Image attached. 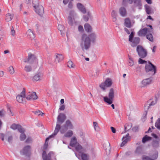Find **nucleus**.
I'll use <instances>...</instances> for the list:
<instances>
[{"label":"nucleus","instance_id":"obj_1","mask_svg":"<svg viewBox=\"0 0 160 160\" xmlns=\"http://www.w3.org/2000/svg\"><path fill=\"white\" fill-rule=\"evenodd\" d=\"M66 119L65 115L62 113H60L57 117L56 125L53 133L50 135L48 138H47L45 140L44 144V148L46 149L48 147V141L49 139L53 138L54 136L56 135L61 128V124H62Z\"/></svg>","mask_w":160,"mask_h":160},{"label":"nucleus","instance_id":"obj_2","mask_svg":"<svg viewBox=\"0 0 160 160\" xmlns=\"http://www.w3.org/2000/svg\"><path fill=\"white\" fill-rule=\"evenodd\" d=\"M91 40L89 37L86 34H83L81 36L80 45L82 51L88 50L90 48Z\"/></svg>","mask_w":160,"mask_h":160},{"label":"nucleus","instance_id":"obj_3","mask_svg":"<svg viewBox=\"0 0 160 160\" xmlns=\"http://www.w3.org/2000/svg\"><path fill=\"white\" fill-rule=\"evenodd\" d=\"M132 4L131 8L133 11L136 8L140 10L142 8V3L141 0H122V4L126 5L127 3Z\"/></svg>","mask_w":160,"mask_h":160},{"label":"nucleus","instance_id":"obj_4","mask_svg":"<svg viewBox=\"0 0 160 160\" xmlns=\"http://www.w3.org/2000/svg\"><path fill=\"white\" fill-rule=\"evenodd\" d=\"M78 18V16L75 11L73 10L71 11L68 19V24L71 26L77 25V22L76 21L75 19Z\"/></svg>","mask_w":160,"mask_h":160},{"label":"nucleus","instance_id":"obj_5","mask_svg":"<svg viewBox=\"0 0 160 160\" xmlns=\"http://www.w3.org/2000/svg\"><path fill=\"white\" fill-rule=\"evenodd\" d=\"M32 4L36 13L40 16H42L44 13V10L42 6L39 5L38 0H33Z\"/></svg>","mask_w":160,"mask_h":160},{"label":"nucleus","instance_id":"obj_6","mask_svg":"<svg viewBox=\"0 0 160 160\" xmlns=\"http://www.w3.org/2000/svg\"><path fill=\"white\" fill-rule=\"evenodd\" d=\"M114 98V90L113 88H111L109 91L108 97L105 96L103 98L104 102L109 104H111Z\"/></svg>","mask_w":160,"mask_h":160},{"label":"nucleus","instance_id":"obj_7","mask_svg":"<svg viewBox=\"0 0 160 160\" xmlns=\"http://www.w3.org/2000/svg\"><path fill=\"white\" fill-rule=\"evenodd\" d=\"M136 51L139 57L141 58H144L147 55V50L141 45H138L137 46Z\"/></svg>","mask_w":160,"mask_h":160},{"label":"nucleus","instance_id":"obj_8","mask_svg":"<svg viewBox=\"0 0 160 160\" xmlns=\"http://www.w3.org/2000/svg\"><path fill=\"white\" fill-rule=\"evenodd\" d=\"M73 126L70 121L69 120H67L66 121L65 124L60 128V130L61 133L63 134L68 129H72Z\"/></svg>","mask_w":160,"mask_h":160},{"label":"nucleus","instance_id":"obj_9","mask_svg":"<svg viewBox=\"0 0 160 160\" xmlns=\"http://www.w3.org/2000/svg\"><path fill=\"white\" fill-rule=\"evenodd\" d=\"M112 83V80L109 78L106 79L104 82L102 83L99 86L101 89L103 90L106 89L107 87H110Z\"/></svg>","mask_w":160,"mask_h":160},{"label":"nucleus","instance_id":"obj_10","mask_svg":"<svg viewBox=\"0 0 160 160\" xmlns=\"http://www.w3.org/2000/svg\"><path fill=\"white\" fill-rule=\"evenodd\" d=\"M148 64H146L145 67V71L147 72L150 71L154 72L153 75H154L156 72V68L155 66L150 62H148Z\"/></svg>","mask_w":160,"mask_h":160},{"label":"nucleus","instance_id":"obj_11","mask_svg":"<svg viewBox=\"0 0 160 160\" xmlns=\"http://www.w3.org/2000/svg\"><path fill=\"white\" fill-rule=\"evenodd\" d=\"M25 90L23 89L22 91L18 95L16 98L18 102L19 103H22L25 100Z\"/></svg>","mask_w":160,"mask_h":160},{"label":"nucleus","instance_id":"obj_12","mask_svg":"<svg viewBox=\"0 0 160 160\" xmlns=\"http://www.w3.org/2000/svg\"><path fill=\"white\" fill-rule=\"evenodd\" d=\"M29 63L30 64H34L36 66L38 64V61L35 56L32 54H29Z\"/></svg>","mask_w":160,"mask_h":160},{"label":"nucleus","instance_id":"obj_13","mask_svg":"<svg viewBox=\"0 0 160 160\" xmlns=\"http://www.w3.org/2000/svg\"><path fill=\"white\" fill-rule=\"evenodd\" d=\"M26 98L28 100H33L37 99L38 98V96L35 92H29L27 96L26 97Z\"/></svg>","mask_w":160,"mask_h":160},{"label":"nucleus","instance_id":"obj_14","mask_svg":"<svg viewBox=\"0 0 160 160\" xmlns=\"http://www.w3.org/2000/svg\"><path fill=\"white\" fill-rule=\"evenodd\" d=\"M148 28H144L143 29H140L138 32V36L140 37H144L147 35L148 32H149Z\"/></svg>","mask_w":160,"mask_h":160},{"label":"nucleus","instance_id":"obj_15","mask_svg":"<svg viewBox=\"0 0 160 160\" xmlns=\"http://www.w3.org/2000/svg\"><path fill=\"white\" fill-rule=\"evenodd\" d=\"M53 153L52 152H50L48 155L46 154V152L45 151H44L42 154V158L43 160H51V158L52 156L53 155Z\"/></svg>","mask_w":160,"mask_h":160},{"label":"nucleus","instance_id":"obj_16","mask_svg":"<svg viewBox=\"0 0 160 160\" xmlns=\"http://www.w3.org/2000/svg\"><path fill=\"white\" fill-rule=\"evenodd\" d=\"M31 147L30 146L28 145L25 147L21 151V153L23 155H29Z\"/></svg>","mask_w":160,"mask_h":160},{"label":"nucleus","instance_id":"obj_17","mask_svg":"<svg viewBox=\"0 0 160 160\" xmlns=\"http://www.w3.org/2000/svg\"><path fill=\"white\" fill-rule=\"evenodd\" d=\"M129 133H127L125 137H124L122 138V142L121 144V147H123L126 143L128 142L130 140V137L129 135Z\"/></svg>","mask_w":160,"mask_h":160},{"label":"nucleus","instance_id":"obj_18","mask_svg":"<svg viewBox=\"0 0 160 160\" xmlns=\"http://www.w3.org/2000/svg\"><path fill=\"white\" fill-rule=\"evenodd\" d=\"M10 128L14 130L17 129L19 132H22L23 131V128L19 124H13L11 126Z\"/></svg>","mask_w":160,"mask_h":160},{"label":"nucleus","instance_id":"obj_19","mask_svg":"<svg viewBox=\"0 0 160 160\" xmlns=\"http://www.w3.org/2000/svg\"><path fill=\"white\" fill-rule=\"evenodd\" d=\"M129 41L131 42V46L133 47H134L139 43L140 38L138 37H135L132 39L131 41Z\"/></svg>","mask_w":160,"mask_h":160},{"label":"nucleus","instance_id":"obj_20","mask_svg":"<svg viewBox=\"0 0 160 160\" xmlns=\"http://www.w3.org/2000/svg\"><path fill=\"white\" fill-rule=\"evenodd\" d=\"M152 80V78H149L143 80L142 82V87H144L151 83Z\"/></svg>","mask_w":160,"mask_h":160},{"label":"nucleus","instance_id":"obj_21","mask_svg":"<svg viewBox=\"0 0 160 160\" xmlns=\"http://www.w3.org/2000/svg\"><path fill=\"white\" fill-rule=\"evenodd\" d=\"M64 58V57L62 54L56 53L55 54V60L56 63L62 61Z\"/></svg>","mask_w":160,"mask_h":160},{"label":"nucleus","instance_id":"obj_22","mask_svg":"<svg viewBox=\"0 0 160 160\" xmlns=\"http://www.w3.org/2000/svg\"><path fill=\"white\" fill-rule=\"evenodd\" d=\"M26 35L28 38L31 40L34 39L35 37V36L32 31L30 29L27 31L26 32Z\"/></svg>","mask_w":160,"mask_h":160},{"label":"nucleus","instance_id":"obj_23","mask_svg":"<svg viewBox=\"0 0 160 160\" xmlns=\"http://www.w3.org/2000/svg\"><path fill=\"white\" fill-rule=\"evenodd\" d=\"M77 6L78 9L82 12L83 13H86V9L82 4L80 3H78L77 4Z\"/></svg>","mask_w":160,"mask_h":160},{"label":"nucleus","instance_id":"obj_24","mask_svg":"<svg viewBox=\"0 0 160 160\" xmlns=\"http://www.w3.org/2000/svg\"><path fill=\"white\" fill-rule=\"evenodd\" d=\"M156 100H155L154 101H151V100H149L147 104V105L144 106L145 109H148L151 106L154 105L156 103Z\"/></svg>","mask_w":160,"mask_h":160},{"label":"nucleus","instance_id":"obj_25","mask_svg":"<svg viewBox=\"0 0 160 160\" xmlns=\"http://www.w3.org/2000/svg\"><path fill=\"white\" fill-rule=\"evenodd\" d=\"M42 76V74L40 72H38L34 76L33 78V80L34 81H37L40 80Z\"/></svg>","mask_w":160,"mask_h":160},{"label":"nucleus","instance_id":"obj_26","mask_svg":"<svg viewBox=\"0 0 160 160\" xmlns=\"http://www.w3.org/2000/svg\"><path fill=\"white\" fill-rule=\"evenodd\" d=\"M145 11L147 14L149 15L153 13L151 7L147 4L144 5Z\"/></svg>","mask_w":160,"mask_h":160},{"label":"nucleus","instance_id":"obj_27","mask_svg":"<svg viewBox=\"0 0 160 160\" xmlns=\"http://www.w3.org/2000/svg\"><path fill=\"white\" fill-rule=\"evenodd\" d=\"M75 150L79 153V154L82 152V147L79 143L74 147Z\"/></svg>","mask_w":160,"mask_h":160},{"label":"nucleus","instance_id":"obj_28","mask_svg":"<svg viewBox=\"0 0 160 160\" xmlns=\"http://www.w3.org/2000/svg\"><path fill=\"white\" fill-rule=\"evenodd\" d=\"M13 17V14H12L10 13H8L5 16V20L7 22H9L12 19Z\"/></svg>","mask_w":160,"mask_h":160},{"label":"nucleus","instance_id":"obj_29","mask_svg":"<svg viewBox=\"0 0 160 160\" xmlns=\"http://www.w3.org/2000/svg\"><path fill=\"white\" fill-rule=\"evenodd\" d=\"M78 143L77 142L76 138L75 137H73L71 139L70 145L71 146L74 147Z\"/></svg>","mask_w":160,"mask_h":160},{"label":"nucleus","instance_id":"obj_30","mask_svg":"<svg viewBox=\"0 0 160 160\" xmlns=\"http://www.w3.org/2000/svg\"><path fill=\"white\" fill-rule=\"evenodd\" d=\"M84 28L86 31L88 32H91L92 31L91 26L88 23H86L84 24Z\"/></svg>","mask_w":160,"mask_h":160},{"label":"nucleus","instance_id":"obj_31","mask_svg":"<svg viewBox=\"0 0 160 160\" xmlns=\"http://www.w3.org/2000/svg\"><path fill=\"white\" fill-rule=\"evenodd\" d=\"M79 155L81 156L82 160H88L89 158V155L83 152L79 154Z\"/></svg>","mask_w":160,"mask_h":160},{"label":"nucleus","instance_id":"obj_32","mask_svg":"<svg viewBox=\"0 0 160 160\" xmlns=\"http://www.w3.org/2000/svg\"><path fill=\"white\" fill-rule=\"evenodd\" d=\"M88 36L90 38L92 42H95L97 38V36L94 32L91 33Z\"/></svg>","mask_w":160,"mask_h":160},{"label":"nucleus","instance_id":"obj_33","mask_svg":"<svg viewBox=\"0 0 160 160\" xmlns=\"http://www.w3.org/2000/svg\"><path fill=\"white\" fill-rule=\"evenodd\" d=\"M119 12L121 16L122 17L125 16L126 14V11L125 8L123 7H122L119 9Z\"/></svg>","mask_w":160,"mask_h":160},{"label":"nucleus","instance_id":"obj_34","mask_svg":"<svg viewBox=\"0 0 160 160\" xmlns=\"http://www.w3.org/2000/svg\"><path fill=\"white\" fill-rule=\"evenodd\" d=\"M124 24L125 26L128 28H130L131 27V22L130 20L128 18H126L125 19Z\"/></svg>","mask_w":160,"mask_h":160},{"label":"nucleus","instance_id":"obj_35","mask_svg":"<svg viewBox=\"0 0 160 160\" xmlns=\"http://www.w3.org/2000/svg\"><path fill=\"white\" fill-rule=\"evenodd\" d=\"M111 14L113 21V22H115L117 20L116 16H117L116 12L114 10H113Z\"/></svg>","mask_w":160,"mask_h":160},{"label":"nucleus","instance_id":"obj_36","mask_svg":"<svg viewBox=\"0 0 160 160\" xmlns=\"http://www.w3.org/2000/svg\"><path fill=\"white\" fill-rule=\"evenodd\" d=\"M152 138L148 136V135H145L142 139V142L143 143H145L146 142L150 141L151 140Z\"/></svg>","mask_w":160,"mask_h":160},{"label":"nucleus","instance_id":"obj_37","mask_svg":"<svg viewBox=\"0 0 160 160\" xmlns=\"http://www.w3.org/2000/svg\"><path fill=\"white\" fill-rule=\"evenodd\" d=\"M25 130L23 128V131L22 132H20L21 134L20 137V139L21 141H24L26 138V136L24 133Z\"/></svg>","mask_w":160,"mask_h":160},{"label":"nucleus","instance_id":"obj_38","mask_svg":"<svg viewBox=\"0 0 160 160\" xmlns=\"http://www.w3.org/2000/svg\"><path fill=\"white\" fill-rule=\"evenodd\" d=\"M146 38L150 41L151 42H153V38L152 33H148L146 35Z\"/></svg>","mask_w":160,"mask_h":160},{"label":"nucleus","instance_id":"obj_39","mask_svg":"<svg viewBox=\"0 0 160 160\" xmlns=\"http://www.w3.org/2000/svg\"><path fill=\"white\" fill-rule=\"evenodd\" d=\"M104 147L105 150L106 152L108 151L109 152L110 151V144L109 142H108L106 143H105L104 145Z\"/></svg>","mask_w":160,"mask_h":160},{"label":"nucleus","instance_id":"obj_40","mask_svg":"<svg viewBox=\"0 0 160 160\" xmlns=\"http://www.w3.org/2000/svg\"><path fill=\"white\" fill-rule=\"evenodd\" d=\"M58 29L61 32V34L62 35L64 34V27L62 25H59L58 27Z\"/></svg>","mask_w":160,"mask_h":160},{"label":"nucleus","instance_id":"obj_41","mask_svg":"<svg viewBox=\"0 0 160 160\" xmlns=\"http://www.w3.org/2000/svg\"><path fill=\"white\" fill-rule=\"evenodd\" d=\"M73 135V132L71 130H69L64 134V136L67 138H69Z\"/></svg>","mask_w":160,"mask_h":160},{"label":"nucleus","instance_id":"obj_42","mask_svg":"<svg viewBox=\"0 0 160 160\" xmlns=\"http://www.w3.org/2000/svg\"><path fill=\"white\" fill-rule=\"evenodd\" d=\"M24 70L27 72H29L32 71V68L30 65H26Z\"/></svg>","mask_w":160,"mask_h":160},{"label":"nucleus","instance_id":"obj_43","mask_svg":"<svg viewBox=\"0 0 160 160\" xmlns=\"http://www.w3.org/2000/svg\"><path fill=\"white\" fill-rule=\"evenodd\" d=\"M68 66L70 68H73L75 67V65L73 64L71 61H69L67 63Z\"/></svg>","mask_w":160,"mask_h":160},{"label":"nucleus","instance_id":"obj_44","mask_svg":"<svg viewBox=\"0 0 160 160\" xmlns=\"http://www.w3.org/2000/svg\"><path fill=\"white\" fill-rule=\"evenodd\" d=\"M142 152V148L141 147H138L137 148L135 151V153L137 154L141 153Z\"/></svg>","mask_w":160,"mask_h":160},{"label":"nucleus","instance_id":"obj_45","mask_svg":"<svg viewBox=\"0 0 160 160\" xmlns=\"http://www.w3.org/2000/svg\"><path fill=\"white\" fill-rule=\"evenodd\" d=\"M155 126L158 129H160V118L158 119L155 123Z\"/></svg>","mask_w":160,"mask_h":160},{"label":"nucleus","instance_id":"obj_46","mask_svg":"<svg viewBox=\"0 0 160 160\" xmlns=\"http://www.w3.org/2000/svg\"><path fill=\"white\" fill-rule=\"evenodd\" d=\"M90 16V13L89 12H88L87 14V15H84L83 16V19L84 20L85 22L88 21L89 19V17Z\"/></svg>","mask_w":160,"mask_h":160},{"label":"nucleus","instance_id":"obj_47","mask_svg":"<svg viewBox=\"0 0 160 160\" xmlns=\"http://www.w3.org/2000/svg\"><path fill=\"white\" fill-rule=\"evenodd\" d=\"M9 72L11 74H13L14 73V70L12 66H10L9 68Z\"/></svg>","mask_w":160,"mask_h":160},{"label":"nucleus","instance_id":"obj_48","mask_svg":"<svg viewBox=\"0 0 160 160\" xmlns=\"http://www.w3.org/2000/svg\"><path fill=\"white\" fill-rule=\"evenodd\" d=\"M142 58H140L138 60V62L139 63L143 64L144 63H146L147 62V61L142 60Z\"/></svg>","mask_w":160,"mask_h":160},{"label":"nucleus","instance_id":"obj_49","mask_svg":"<svg viewBox=\"0 0 160 160\" xmlns=\"http://www.w3.org/2000/svg\"><path fill=\"white\" fill-rule=\"evenodd\" d=\"M6 112L3 110H2L0 111V117L2 118L3 117L5 114Z\"/></svg>","mask_w":160,"mask_h":160},{"label":"nucleus","instance_id":"obj_50","mask_svg":"<svg viewBox=\"0 0 160 160\" xmlns=\"http://www.w3.org/2000/svg\"><path fill=\"white\" fill-rule=\"evenodd\" d=\"M93 124L94 128L95 130H98L99 129V127L98 126V124L97 122H93Z\"/></svg>","mask_w":160,"mask_h":160},{"label":"nucleus","instance_id":"obj_51","mask_svg":"<svg viewBox=\"0 0 160 160\" xmlns=\"http://www.w3.org/2000/svg\"><path fill=\"white\" fill-rule=\"evenodd\" d=\"M100 71L99 70L96 69L93 71V75L94 77L97 76L98 75L100 72Z\"/></svg>","mask_w":160,"mask_h":160},{"label":"nucleus","instance_id":"obj_52","mask_svg":"<svg viewBox=\"0 0 160 160\" xmlns=\"http://www.w3.org/2000/svg\"><path fill=\"white\" fill-rule=\"evenodd\" d=\"M158 157V152H155L153 154L152 156V158L153 159H156Z\"/></svg>","mask_w":160,"mask_h":160},{"label":"nucleus","instance_id":"obj_53","mask_svg":"<svg viewBox=\"0 0 160 160\" xmlns=\"http://www.w3.org/2000/svg\"><path fill=\"white\" fill-rule=\"evenodd\" d=\"M131 127V124H130L129 125L127 124L125 126V130L126 131H128L129 129H130Z\"/></svg>","mask_w":160,"mask_h":160},{"label":"nucleus","instance_id":"obj_54","mask_svg":"<svg viewBox=\"0 0 160 160\" xmlns=\"http://www.w3.org/2000/svg\"><path fill=\"white\" fill-rule=\"evenodd\" d=\"M142 160H154L153 159H152L148 157L145 155L142 156Z\"/></svg>","mask_w":160,"mask_h":160},{"label":"nucleus","instance_id":"obj_55","mask_svg":"<svg viewBox=\"0 0 160 160\" xmlns=\"http://www.w3.org/2000/svg\"><path fill=\"white\" fill-rule=\"evenodd\" d=\"M78 30L79 32H83L84 31L83 27L81 25H80L78 26Z\"/></svg>","mask_w":160,"mask_h":160},{"label":"nucleus","instance_id":"obj_56","mask_svg":"<svg viewBox=\"0 0 160 160\" xmlns=\"http://www.w3.org/2000/svg\"><path fill=\"white\" fill-rule=\"evenodd\" d=\"M134 32H131L129 36V41H131V40H132V39L133 38L134 36Z\"/></svg>","mask_w":160,"mask_h":160},{"label":"nucleus","instance_id":"obj_57","mask_svg":"<svg viewBox=\"0 0 160 160\" xmlns=\"http://www.w3.org/2000/svg\"><path fill=\"white\" fill-rule=\"evenodd\" d=\"M134 64L133 61L131 58L129 59V61L128 62V65L130 66H132Z\"/></svg>","mask_w":160,"mask_h":160},{"label":"nucleus","instance_id":"obj_58","mask_svg":"<svg viewBox=\"0 0 160 160\" xmlns=\"http://www.w3.org/2000/svg\"><path fill=\"white\" fill-rule=\"evenodd\" d=\"M8 114L11 116H13L14 114L12 112L11 109L9 108L8 109Z\"/></svg>","mask_w":160,"mask_h":160},{"label":"nucleus","instance_id":"obj_59","mask_svg":"<svg viewBox=\"0 0 160 160\" xmlns=\"http://www.w3.org/2000/svg\"><path fill=\"white\" fill-rule=\"evenodd\" d=\"M12 140H13L12 137V136H10L8 137V142L9 143H12Z\"/></svg>","mask_w":160,"mask_h":160},{"label":"nucleus","instance_id":"obj_60","mask_svg":"<svg viewBox=\"0 0 160 160\" xmlns=\"http://www.w3.org/2000/svg\"><path fill=\"white\" fill-rule=\"evenodd\" d=\"M11 34L13 36H14L15 34V31L12 27L11 29Z\"/></svg>","mask_w":160,"mask_h":160},{"label":"nucleus","instance_id":"obj_61","mask_svg":"<svg viewBox=\"0 0 160 160\" xmlns=\"http://www.w3.org/2000/svg\"><path fill=\"white\" fill-rule=\"evenodd\" d=\"M4 134L2 133H0V138H1V140L3 141L4 140Z\"/></svg>","mask_w":160,"mask_h":160},{"label":"nucleus","instance_id":"obj_62","mask_svg":"<svg viewBox=\"0 0 160 160\" xmlns=\"http://www.w3.org/2000/svg\"><path fill=\"white\" fill-rule=\"evenodd\" d=\"M32 140L31 138H28L25 142L27 143H30L32 142Z\"/></svg>","mask_w":160,"mask_h":160},{"label":"nucleus","instance_id":"obj_63","mask_svg":"<svg viewBox=\"0 0 160 160\" xmlns=\"http://www.w3.org/2000/svg\"><path fill=\"white\" fill-rule=\"evenodd\" d=\"M68 6L69 8L71 9L73 7L72 3L71 2H69L68 4Z\"/></svg>","mask_w":160,"mask_h":160},{"label":"nucleus","instance_id":"obj_64","mask_svg":"<svg viewBox=\"0 0 160 160\" xmlns=\"http://www.w3.org/2000/svg\"><path fill=\"white\" fill-rule=\"evenodd\" d=\"M65 108V107L64 105H62L60 106V108H59V109L61 111H62Z\"/></svg>","mask_w":160,"mask_h":160}]
</instances>
